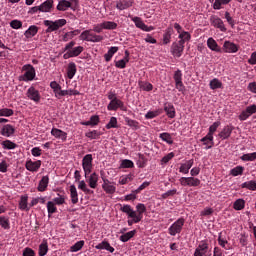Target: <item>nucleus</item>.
I'll use <instances>...</instances> for the list:
<instances>
[{
    "label": "nucleus",
    "mask_w": 256,
    "mask_h": 256,
    "mask_svg": "<svg viewBox=\"0 0 256 256\" xmlns=\"http://www.w3.org/2000/svg\"><path fill=\"white\" fill-rule=\"evenodd\" d=\"M76 73H77V64H75V62H70L67 67L68 79H73Z\"/></svg>",
    "instance_id": "nucleus-29"
},
{
    "label": "nucleus",
    "mask_w": 256,
    "mask_h": 256,
    "mask_svg": "<svg viewBox=\"0 0 256 256\" xmlns=\"http://www.w3.org/2000/svg\"><path fill=\"white\" fill-rule=\"evenodd\" d=\"M207 47L210 48L211 51H215V53H221V46L217 44V41L212 37L208 38Z\"/></svg>",
    "instance_id": "nucleus-26"
},
{
    "label": "nucleus",
    "mask_w": 256,
    "mask_h": 256,
    "mask_svg": "<svg viewBox=\"0 0 256 256\" xmlns=\"http://www.w3.org/2000/svg\"><path fill=\"white\" fill-rule=\"evenodd\" d=\"M49 252V245L47 244V240H43V242L39 245L38 255L45 256Z\"/></svg>",
    "instance_id": "nucleus-38"
},
{
    "label": "nucleus",
    "mask_w": 256,
    "mask_h": 256,
    "mask_svg": "<svg viewBox=\"0 0 256 256\" xmlns=\"http://www.w3.org/2000/svg\"><path fill=\"white\" fill-rule=\"evenodd\" d=\"M244 171H245V167L236 166L230 170V175H232V177H238V175H243Z\"/></svg>",
    "instance_id": "nucleus-46"
},
{
    "label": "nucleus",
    "mask_w": 256,
    "mask_h": 256,
    "mask_svg": "<svg viewBox=\"0 0 256 256\" xmlns=\"http://www.w3.org/2000/svg\"><path fill=\"white\" fill-rule=\"evenodd\" d=\"M44 25L48 27L46 33H53V31H57L65 25V19H59L54 22L50 20H45Z\"/></svg>",
    "instance_id": "nucleus-5"
},
{
    "label": "nucleus",
    "mask_w": 256,
    "mask_h": 256,
    "mask_svg": "<svg viewBox=\"0 0 256 256\" xmlns=\"http://www.w3.org/2000/svg\"><path fill=\"white\" fill-rule=\"evenodd\" d=\"M117 51H119V47H117V46L110 47L108 52L104 55L105 61H107V63H109V61H111V59H113V55H115V53H117Z\"/></svg>",
    "instance_id": "nucleus-36"
},
{
    "label": "nucleus",
    "mask_w": 256,
    "mask_h": 256,
    "mask_svg": "<svg viewBox=\"0 0 256 256\" xmlns=\"http://www.w3.org/2000/svg\"><path fill=\"white\" fill-rule=\"evenodd\" d=\"M69 192H70L71 203L73 205H77V203H79V193L77 192V187H75V185H71L69 188Z\"/></svg>",
    "instance_id": "nucleus-24"
},
{
    "label": "nucleus",
    "mask_w": 256,
    "mask_h": 256,
    "mask_svg": "<svg viewBox=\"0 0 256 256\" xmlns=\"http://www.w3.org/2000/svg\"><path fill=\"white\" fill-rule=\"evenodd\" d=\"M173 79L175 81V87L180 92L183 93L185 91V84H183V72L181 70H176L174 72Z\"/></svg>",
    "instance_id": "nucleus-6"
},
{
    "label": "nucleus",
    "mask_w": 256,
    "mask_h": 256,
    "mask_svg": "<svg viewBox=\"0 0 256 256\" xmlns=\"http://www.w3.org/2000/svg\"><path fill=\"white\" fill-rule=\"evenodd\" d=\"M138 86L140 87V89H142V91H153V84L149 82L139 81Z\"/></svg>",
    "instance_id": "nucleus-47"
},
{
    "label": "nucleus",
    "mask_w": 256,
    "mask_h": 256,
    "mask_svg": "<svg viewBox=\"0 0 256 256\" xmlns=\"http://www.w3.org/2000/svg\"><path fill=\"white\" fill-rule=\"evenodd\" d=\"M220 126H221V122L220 121L214 122L209 127L208 135H211L213 137V135H215V132L217 131V129H219Z\"/></svg>",
    "instance_id": "nucleus-57"
},
{
    "label": "nucleus",
    "mask_w": 256,
    "mask_h": 256,
    "mask_svg": "<svg viewBox=\"0 0 256 256\" xmlns=\"http://www.w3.org/2000/svg\"><path fill=\"white\" fill-rule=\"evenodd\" d=\"M22 256H35V250H33V249L29 248V247H26L23 250Z\"/></svg>",
    "instance_id": "nucleus-64"
},
{
    "label": "nucleus",
    "mask_w": 256,
    "mask_h": 256,
    "mask_svg": "<svg viewBox=\"0 0 256 256\" xmlns=\"http://www.w3.org/2000/svg\"><path fill=\"white\" fill-rule=\"evenodd\" d=\"M241 161H255L256 160V152L243 154L240 157Z\"/></svg>",
    "instance_id": "nucleus-59"
},
{
    "label": "nucleus",
    "mask_w": 256,
    "mask_h": 256,
    "mask_svg": "<svg viewBox=\"0 0 256 256\" xmlns=\"http://www.w3.org/2000/svg\"><path fill=\"white\" fill-rule=\"evenodd\" d=\"M23 70L26 72L22 76V81H33L35 79V68L31 64L24 65Z\"/></svg>",
    "instance_id": "nucleus-11"
},
{
    "label": "nucleus",
    "mask_w": 256,
    "mask_h": 256,
    "mask_svg": "<svg viewBox=\"0 0 256 256\" xmlns=\"http://www.w3.org/2000/svg\"><path fill=\"white\" fill-rule=\"evenodd\" d=\"M233 129H235V127L231 126V125H226L222 131L218 134V137L220 139H222L223 141L225 139H229V137H231V133H233Z\"/></svg>",
    "instance_id": "nucleus-18"
},
{
    "label": "nucleus",
    "mask_w": 256,
    "mask_h": 256,
    "mask_svg": "<svg viewBox=\"0 0 256 256\" xmlns=\"http://www.w3.org/2000/svg\"><path fill=\"white\" fill-rule=\"evenodd\" d=\"M26 95L28 99H30V101H34V103H39L41 101V94H39V90L35 89L33 86L28 88Z\"/></svg>",
    "instance_id": "nucleus-12"
},
{
    "label": "nucleus",
    "mask_w": 256,
    "mask_h": 256,
    "mask_svg": "<svg viewBox=\"0 0 256 256\" xmlns=\"http://www.w3.org/2000/svg\"><path fill=\"white\" fill-rule=\"evenodd\" d=\"M233 209H235V211H242V209H245V200L237 199L233 204Z\"/></svg>",
    "instance_id": "nucleus-51"
},
{
    "label": "nucleus",
    "mask_w": 256,
    "mask_h": 256,
    "mask_svg": "<svg viewBox=\"0 0 256 256\" xmlns=\"http://www.w3.org/2000/svg\"><path fill=\"white\" fill-rule=\"evenodd\" d=\"M173 35V27H168L163 35V44L169 45L171 43V37Z\"/></svg>",
    "instance_id": "nucleus-33"
},
{
    "label": "nucleus",
    "mask_w": 256,
    "mask_h": 256,
    "mask_svg": "<svg viewBox=\"0 0 256 256\" xmlns=\"http://www.w3.org/2000/svg\"><path fill=\"white\" fill-rule=\"evenodd\" d=\"M83 247H85V241L80 240L70 247V252L77 253V251H81Z\"/></svg>",
    "instance_id": "nucleus-42"
},
{
    "label": "nucleus",
    "mask_w": 256,
    "mask_h": 256,
    "mask_svg": "<svg viewBox=\"0 0 256 256\" xmlns=\"http://www.w3.org/2000/svg\"><path fill=\"white\" fill-rule=\"evenodd\" d=\"M120 211H122V213H126V215H128V225L129 227H131L133 224L135 223H140V218L137 217V211L133 210V208L131 207V205L129 204H125L120 208Z\"/></svg>",
    "instance_id": "nucleus-1"
},
{
    "label": "nucleus",
    "mask_w": 256,
    "mask_h": 256,
    "mask_svg": "<svg viewBox=\"0 0 256 256\" xmlns=\"http://www.w3.org/2000/svg\"><path fill=\"white\" fill-rule=\"evenodd\" d=\"M201 185V180L195 177H188V187H199Z\"/></svg>",
    "instance_id": "nucleus-55"
},
{
    "label": "nucleus",
    "mask_w": 256,
    "mask_h": 256,
    "mask_svg": "<svg viewBox=\"0 0 256 256\" xmlns=\"http://www.w3.org/2000/svg\"><path fill=\"white\" fill-rule=\"evenodd\" d=\"M210 23L212 27H215V29H219L220 31H222V33H225L227 31V28L225 27V23L217 15L210 16Z\"/></svg>",
    "instance_id": "nucleus-9"
},
{
    "label": "nucleus",
    "mask_w": 256,
    "mask_h": 256,
    "mask_svg": "<svg viewBox=\"0 0 256 256\" xmlns=\"http://www.w3.org/2000/svg\"><path fill=\"white\" fill-rule=\"evenodd\" d=\"M0 226L3 229H11V224L9 223V218L5 216H0Z\"/></svg>",
    "instance_id": "nucleus-56"
},
{
    "label": "nucleus",
    "mask_w": 256,
    "mask_h": 256,
    "mask_svg": "<svg viewBox=\"0 0 256 256\" xmlns=\"http://www.w3.org/2000/svg\"><path fill=\"white\" fill-rule=\"evenodd\" d=\"M229 3H231V0H215L213 3V9L219 11L222 5H229Z\"/></svg>",
    "instance_id": "nucleus-49"
},
{
    "label": "nucleus",
    "mask_w": 256,
    "mask_h": 256,
    "mask_svg": "<svg viewBox=\"0 0 256 256\" xmlns=\"http://www.w3.org/2000/svg\"><path fill=\"white\" fill-rule=\"evenodd\" d=\"M183 51H185V44H183V41L172 43L171 53L174 57H181V55H183Z\"/></svg>",
    "instance_id": "nucleus-8"
},
{
    "label": "nucleus",
    "mask_w": 256,
    "mask_h": 256,
    "mask_svg": "<svg viewBox=\"0 0 256 256\" xmlns=\"http://www.w3.org/2000/svg\"><path fill=\"white\" fill-rule=\"evenodd\" d=\"M102 189L108 195H113V193L117 191V187H115V185H112L111 181H109L108 179L103 180Z\"/></svg>",
    "instance_id": "nucleus-17"
},
{
    "label": "nucleus",
    "mask_w": 256,
    "mask_h": 256,
    "mask_svg": "<svg viewBox=\"0 0 256 256\" xmlns=\"http://www.w3.org/2000/svg\"><path fill=\"white\" fill-rule=\"evenodd\" d=\"M102 133L99 132L98 130H92V131H88L85 133V137H87L88 139H100Z\"/></svg>",
    "instance_id": "nucleus-44"
},
{
    "label": "nucleus",
    "mask_w": 256,
    "mask_h": 256,
    "mask_svg": "<svg viewBox=\"0 0 256 256\" xmlns=\"http://www.w3.org/2000/svg\"><path fill=\"white\" fill-rule=\"evenodd\" d=\"M218 244L226 251H229V249H231V244H229V241L225 240V238L221 236V233L218 236Z\"/></svg>",
    "instance_id": "nucleus-43"
},
{
    "label": "nucleus",
    "mask_w": 256,
    "mask_h": 256,
    "mask_svg": "<svg viewBox=\"0 0 256 256\" xmlns=\"http://www.w3.org/2000/svg\"><path fill=\"white\" fill-rule=\"evenodd\" d=\"M78 6H79V1L77 0H65V11H69V9H71L72 11H75Z\"/></svg>",
    "instance_id": "nucleus-35"
},
{
    "label": "nucleus",
    "mask_w": 256,
    "mask_h": 256,
    "mask_svg": "<svg viewBox=\"0 0 256 256\" xmlns=\"http://www.w3.org/2000/svg\"><path fill=\"white\" fill-rule=\"evenodd\" d=\"M25 167L27 171H31L32 173H37V171L41 169V160H37V161L28 160L26 161Z\"/></svg>",
    "instance_id": "nucleus-15"
},
{
    "label": "nucleus",
    "mask_w": 256,
    "mask_h": 256,
    "mask_svg": "<svg viewBox=\"0 0 256 256\" xmlns=\"http://www.w3.org/2000/svg\"><path fill=\"white\" fill-rule=\"evenodd\" d=\"M84 51L83 46H77L74 48H70V50H66L65 59H71L73 57H79L80 54Z\"/></svg>",
    "instance_id": "nucleus-14"
},
{
    "label": "nucleus",
    "mask_w": 256,
    "mask_h": 256,
    "mask_svg": "<svg viewBox=\"0 0 256 256\" xmlns=\"http://www.w3.org/2000/svg\"><path fill=\"white\" fill-rule=\"evenodd\" d=\"M131 21H133V23H135L136 27L138 29H141L143 31L145 24L143 23V20L140 17H133V16H129Z\"/></svg>",
    "instance_id": "nucleus-48"
},
{
    "label": "nucleus",
    "mask_w": 256,
    "mask_h": 256,
    "mask_svg": "<svg viewBox=\"0 0 256 256\" xmlns=\"http://www.w3.org/2000/svg\"><path fill=\"white\" fill-rule=\"evenodd\" d=\"M107 109L108 111H117L118 109H120L121 111H127V106H125L124 101L116 98V100H112L109 102Z\"/></svg>",
    "instance_id": "nucleus-7"
},
{
    "label": "nucleus",
    "mask_w": 256,
    "mask_h": 256,
    "mask_svg": "<svg viewBox=\"0 0 256 256\" xmlns=\"http://www.w3.org/2000/svg\"><path fill=\"white\" fill-rule=\"evenodd\" d=\"M80 39L90 43H101L103 36L93 33L92 30H85L80 34Z\"/></svg>",
    "instance_id": "nucleus-2"
},
{
    "label": "nucleus",
    "mask_w": 256,
    "mask_h": 256,
    "mask_svg": "<svg viewBox=\"0 0 256 256\" xmlns=\"http://www.w3.org/2000/svg\"><path fill=\"white\" fill-rule=\"evenodd\" d=\"M82 168L84 171V177L87 179L93 171V154H86L82 159Z\"/></svg>",
    "instance_id": "nucleus-3"
},
{
    "label": "nucleus",
    "mask_w": 256,
    "mask_h": 256,
    "mask_svg": "<svg viewBox=\"0 0 256 256\" xmlns=\"http://www.w3.org/2000/svg\"><path fill=\"white\" fill-rule=\"evenodd\" d=\"M125 123L128 125V127H132L133 129L139 128V122H137V120L130 119L129 117L125 118Z\"/></svg>",
    "instance_id": "nucleus-60"
},
{
    "label": "nucleus",
    "mask_w": 256,
    "mask_h": 256,
    "mask_svg": "<svg viewBox=\"0 0 256 256\" xmlns=\"http://www.w3.org/2000/svg\"><path fill=\"white\" fill-rule=\"evenodd\" d=\"M47 187H49V176H43L39 181L38 191L43 193V191H46Z\"/></svg>",
    "instance_id": "nucleus-31"
},
{
    "label": "nucleus",
    "mask_w": 256,
    "mask_h": 256,
    "mask_svg": "<svg viewBox=\"0 0 256 256\" xmlns=\"http://www.w3.org/2000/svg\"><path fill=\"white\" fill-rule=\"evenodd\" d=\"M28 200H29L28 196H21L20 202H19V209H21V211H29L30 207L27 202Z\"/></svg>",
    "instance_id": "nucleus-37"
},
{
    "label": "nucleus",
    "mask_w": 256,
    "mask_h": 256,
    "mask_svg": "<svg viewBox=\"0 0 256 256\" xmlns=\"http://www.w3.org/2000/svg\"><path fill=\"white\" fill-rule=\"evenodd\" d=\"M128 63H129V52L126 50L124 58L115 62V67H117V69H125Z\"/></svg>",
    "instance_id": "nucleus-27"
},
{
    "label": "nucleus",
    "mask_w": 256,
    "mask_h": 256,
    "mask_svg": "<svg viewBox=\"0 0 256 256\" xmlns=\"http://www.w3.org/2000/svg\"><path fill=\"white\" fill-rule=\"evenodd\" d=\"M136 217L140 218V221L143 219V213L147 211V207L143 203H139L136 205Z\"/></svg>",
    "instance_id": "nucleus-39"
},
{
    "label": "nucleus",
    "mask_w": 256,
    "mask_h": 256,
    "mask_svg": "<svg viewBox=\"0 0 256 256\" xmlns=\"http://www.w3.org/2000/svg\"><path fill=\"white\" fill-rule=\"evenodd\" d=\"M164 111L167 115V117H169V119H175V106H173V104L171 103H167L164 105Z\"/></svg>",
    "instance_id": "nucleus-28"
},
{
    "label": "nucleus",
    "mask_w": 256,
    "mask_h": 256,
    "mask_svg": "<svg viewBox=\"0 0 256 256\" xmlns=\"http://www.w3.org/2000/svg\"><path fill=\"white\" fill-rule=\"evenodd\" d=\"M222 49L224 53H237L239 46L231 41H225Z\"/></svg>",
    "instance_id": "nucleus-16"
},
{
    "label": "nucleus",
    "mask_w": 256,
    "mask_h": 256,
    "mask_svg": "<svg viewBox=\"0 0 256 256\" xmlns=\"http://www.w3.org/2000/svg\"><path fill=\"white\" fill-rule=\"evenodd\" d=\"M178 38L179 41H182V44L185 45L186 41H191V34L187 31H182V33L179 34Z\"/></svg>",
    "instance_id": "nucleus-54"
},
{
    "label": "nucleus",
    "mask_w": 256,
    "mask_h": 256,
    "mask_svg": "<svg viewBox=\"0 0 256 256\" xmlns=\"http://www.w3.org/2000/svg\"><path fill=\"white\" fill-rule=\"evenodd\" d=\"M256 113V105L252 104L250 106H247L245 110H243L240 115L238 116V119L240 121H247L251 117V115H255Z\"/></svg>",
    "instance_id": "nucleus-10"
},
{
    "label": "nucleus",
    "mask_w": 256,
    "mask_h": 256,
    "mask_svg": "<svg viewBox=\"0 0 256 256\" xmlns=\"http://www.w3.org/2000/svg\"><path fill=\"white\" fill-rule=\"evenodd\" d=\"M2 147H3V149H8V150L17 149V145L14 142H12L11 140L3 141Z\"/></svg>",
    "instance_id": "nucleus-58"
},
{
    "label": "nucleus",
    "mask_w": 256,
    "mask_h": 256,
    "mask_svg": "<svg viewBox=\"0 0 256 256\" xmlns=\"http://www.w3.org/2000/svg\"><path fill=\"white\" fill-rule=\"evenodd\" d=\"M106 129H117V118L111 117L110 121L106 125Z\"/></svg>",
    "instance_id": "nucleus-63"
},
{
    "label": "nucleus",
    "mask_w": 256,
    "mask_h": 256,
    "mask_svg": "<svg viewBox=\"0 0 256 256\" xmlns=\"http://www.w3.org/2000/svg\"><path fill=\"white\" fill-rule=\"evenodd\" d=\"M135 235H137V230H132V231L126 232L125 234H122L119 239L120 241H122V243H127V241H130V239H133Z\"/></svg>",
    "instance_id": "nucleus-32"
},
{
    "label": "nucleus",
    "mask_w": 256,
    "mask_h": 256,
    "mask_svg": "<svg viewBox=\"0 0 256 256\" xmlns=\"http://www.w3.org/2000/svg\"><path fill=\"white\" fill-rule=\"evenodd\" d=\"M120 167L121 169H133V167H135V164L129 159H124L121 161Z\"/></svg>",
    "instance_id": "nucleus-53"
},
{
    "label": "nucleus",
    "mask_w": 256,
    "mask_h": 256,
    "mask_svg": "<svg viewBox=\"0 0 256 256\" xmlns=\"http://www.w3.org/2000/svg\"><path fill=\"white\" fill-rule=\"evenodd\" d=\"M102 27H104V29L108 31H113L117 29L118 25L116 22H113V21H104L102 22Z\"/></svg>",
    "instance_id": "nucleus-45"
},
{
    "label": "nucleus",
    "mask_w": 256,
    "mask_h": 256,
    "mask_svg": "<svg viewBox=\"0 0 256 256\" xmlns=\"http://www.w3.org/2000/svg\"><path fill=\"white\" fill-rule=\"evenodd\" d=\"M95 249L109 251V253H115V248L109 244L107 240H103L101 243L95 246Z\"/></svg>",
    "instance_id": "nucleus-22"
},
{
    "label": "nucleus",
    "mask_w": 256,
    "mask_h": 256,
    "mask_svg": "<svg viewBox=\"0 0 256 256\" xmlns=\"http://www.w3.org/2000/svg\"><path fill=\"white\" fill-rule=\"evenodd\" d=\"M194 163H195V161L193 159H190V160L186 161L185 163H182L179 167V173H183L184 175H187V173H189V169H191V167H193Z\"/></svg>",
    "instance_id": "nucleus-25"
},
{
    "label": "nucleus",
    "mask_w": 256,
    "mask_h": 256,
    "mask_svg": "<svg viewBox=\"0 0 256 256\" xmlns=\"http://www.w3.org/2000/svg\"><path fill=\"white\" fill-rule=\"evenodd\" d=\"M133 6V1L131 0H119L116 2V9L118 11H125V9H129V7Z\"/></svg>",
    "instance_id": "nucleus-21"
},
{
    "label": "nucleus",
    "mask_w": 256,
    "mask_h": 256,
    "mask_svg": "<svg viewBox=\"0 0 256 256\" xmlns=\"http://www.w3.org/2000/svg\"><path fill=\"white\" fill-rule=\"evenodd\" d=\"M207 251H209V243H207V240H202L195 249L194 256H203Z\"/></svg>",
    "instance_id": "nucleus-13"
},
{
    "label": "nucleus",
    "mask_w": 256,
    "mask_h": 256,
    "mask_svg": "<svg viewBox=\"0 0 256 256\" xmlns=\"http://www.w3.org/2000/svg\"><path fill=\"white\" fill-rule=\"evenodd\" d=\"M51 89H53L56 97L61 99V97H65V90H61V85H59L56 81L50 83Z\"/></svg>",
    "instance_id": "nucleus-19"
},
{
    "label": "nucleus",
    "mask_w": 256,
    "mask_h": 256,
    "mask_svg": "<svg viewBox=\"0 0 256 256\" xmlns=\"http://www.w3.org/2000/svg\"><path fill=\"white\" fill-rule=\"evenodd\" d=\"M159 137L168 145H173V137L168 132H163Z\"/></svg>",
    "instance_id": "nucleus-50"
},
{
    "label": "nucleus",
    "mask_w": 256,
    "mask_h": 256,
    "mask_svg": "<svg viewBox=\"0 0 256 256\" xmlns=\"http://www.w3.org/2000/svg\"><path fill=\"white\" fill-rule=\"evenodd\" d=\"M39 29L37 28V26L32 25L29 27V29H27L24 33L25 37L27 39H30V37H35L38 33Z\"/></svg>",
    "instance_id": "nucleus-40"
},
{
    "label": "nucleus",
    "mask_w": 256,
    "mask_h": 256,
    "mask_svg": "<svg viewBox=\"0 0 256 256\" xmlns=\"http://www.w3.org/2000/svg\"><path fill=\"white\" fill-rule=\"evenodd\" d=\"M214 137L210 134H207L205 137H203L200 141L203 143V145L206 146V149H212L213 145H215V142L213 141Z\"/></svg>",
    "instance_id": "nucleus-30"
},
{
    "label": "nucleus",
    "mask_w": 256,
    "mask_h": 256,
    "mask_svg": "<svg viewBox=\"0 0 256 256\" xmlns=\"http://www.w3.org/2000/svg\"><path fill=\"white\" fill-rule=\"evenodd\" d=\"M53 8V0H46L44 3L40 5V11L42 13H49Z\"/></svg>",
    "instance_id": "nucleus-34"
},
{
    "label": "nucleus",
    "mask_w": 256,
    "mask_h": 256,
    "mask_svg": "<svg viewBox=\"0 0 256 256\" xmlns=\"http://www.w3.org/2000/svg\"><path fill=\"white\" fill-rule=\"evenodd\" d=\"M210 89L215 90V89H221L223 87V83L219 81V79L214 78L210 81Z\"/></svg>",
    "instance_id": "nucleus-52"
},
{
    "label": "nucleus",
    "mask_w": 256,
    "mask_h": 256,
    "mask_svg": "<svg viewBox=\"0 0 256 256\" xmlns=\"http://www.w3.org/2000/svg\"><path fill=\"white\" fill-rule=\"evenodd\" d=\"M99 181V175L93 172L90 176L87 177V183L91 189H97V183Z\"/></svg>",
    "instance_id": "nucleus-23"
},
{
    "label": "nucleus",
    "mask_w": 256,
    "mask_h": 256,
    "mask_svg": "<svg viewBox=\"0 0 256 256\" xmlns=\"http://www.w3.org/2000/svg\"><path fill=\"white\" fill-rule=\"evenodd\" d=\"M13 109H9V108H3L0 109V117H11L13 116Z\"/></svg>",
    "instance_id": "nucleus-61"
},
{
    "label": "nucleus",
    "mask_w": 256,
    "mask_h": 256,
    "mask_svg": "<svg viewBox=\"0 0 256 256\" xmlns=\"http://www.w3.org/2000/svg\"><path fill=\"white\" fill-rule=\"evenodd\" d=\"M184 225H185V219L179 218L168 228L169 235H171V237H175V235H179V233L183 231Z\"/></svg>",
    "instance_id": "nucleus-4"
},
{
    "label": "nucleus",
    "mask_w": 256,
    "mask_h": 256,
    "mask_svg": "<svg viewBox=\"0 0 256 256\" xmlns=\"http://www.w3.org/2000/svg\"><path fill=\"white\" fill-rule=\"evenodd\" d=\"M79 33H81V30H73V31H70V32H66L65 33L66 41H69L70 39H73V37H77V35H79Z\"/></svg>",
    "instance_id": "nucleus-62"
},
{
    "label": "nucleus",
    "mask_w": 256,
    "mask_h": 256,
    "mask_svg": "<svg viewBox=\"0 0 256 256\" xmlns=\"http://www.w3.org/2000/svg\"><path fill=\"white\" fill-rule=\"evenodd\" d=\"M241 189H248L249 191H256V180H250L241 184Z\"/></svg>",
    "instance_id": "nucleus-41"
},
{
    "label": "nucleus",
    "mask_w": 256,
    "mask_h": 256,
    "mask_svg": "<svg viewBox=\"0 0 256 256\" xmlns=\"http://www.w3.org/2000/svg\"><path fill=\"white\" fill-rule=\"evenodd\" d=\"M1 135H3V137H11L15 135V127L11 124L4 125L1 129Z\"/></svg>",
    "instance_id": "nucleus-20"
}]
</instances>
